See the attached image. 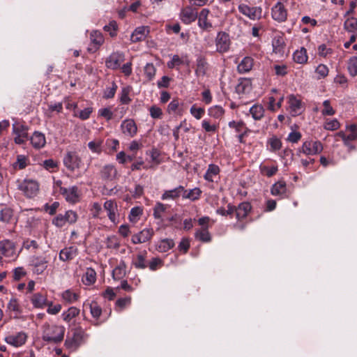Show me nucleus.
Wrapping results in <instances>:
<instances>
[{
	"label": "nucleus",
	"instance_id": "412c9836",
	"mask_svg": "<svg viewBox=\"0 0 357 357\" xmlns=\"http://www.w3.org/2000/svg\"><path fill=\"white\" fill-rule=\"evenodd\" d=\"M117 174V171L113 165H106L100 170V175L102 180L112 181Z\"/></svg>",
	"mask_w": 357,
	"mask_h": 357
},
{
	"label": "nucleus",
	"instance_id": "9d476101",
	"mask_svg": "<svg viewBox=\"0 0 357 357\" xmlns=\"http://www.w3.org/2000/svg\"><path fill=\"white\" fill-rule=\"evenodd\" d=\"M81 163L82 159L76 152L69 151L63 158V164L65 167L71 172L79 168Z\"/></svg>",
	"mask_w": 357,
	"mask_h": 357
},
{
	"label": "nucleus",
	"instance_id": "4468645a",
	"mask_svg": "<svg viewBox=\"0 0 357 357\" xmlns=\"http://www.w3.org/2000/svg\"><path fill=\"white\" fill-rule=\"evenodd\" d=\"M198 17L196 8L192 6H188L183 8L180 13V19L185 24H190L195 22Z\"/></svg>",
	"mask_w": 357,
	"mask_h": 357
},
{
	"label": "nucleus",
	"instance_id": "a19ab883",
	"mask_svg": "<svg viewBox=\"0 0 357 357\" xmlns=\"http://www.w3.org/2000/svg\"><path fill=\"white\" fill-rule=\"evenodd\" d=\"M273 51L275 53H280L284 46V40L281 35H278L274 37L272 41Z\"/></svg>",
	"mask_w": 357,
	"mask_h": 357
},
{
	"label": "nucleus",
	"instance_id": "20e7f679",
	"mask_svg": "<svg viewBox=\"0 0 357 357\" xmlns=\"http://www.w3.org/2000/svg\"><path fill=\"white\" fill-rule=\"evenodd\" d=\"M17 188L22 191L25 196L31 198L36 196L38 194L39 190V184L35 180L24 179L22 181L19 182Z\"/></svg>",
	"mask_w": 357,
	"mask_h": 357
},
{
	"label": "nucleus",
	"instance_id": "a18cd8bd",
	"mask_svg": "<svg viewBox=\"0 0 357 357\" xmlns=\"http://www.w3.org/2000/svg\"><path fill=\"white\" fill-rule=\"evenodd\" d=\"M84 306H89L92 317L96 319L100 317L102 309L96 302L92 301L90 303L84 304Z\"/></svg>",
	"mask_w": 357,
	"mask_h": 357
},
{
	"label": "nucleus",
	"instance_id": "0eeeda50",
	"mask_svg": "<svg viewBox=\"0 0 357 357\" xmlns=\"http://www.w3.org/2000/svg\"><path fill=\"white\" fill-rule=\"evenodd\" d=\"M238 9L241 13L245 15L252 20H259L262 15V8L261 7H250L246 4L241 3Z\"/></svg>",
	"mask_w": 357,
	"mask_h": 357
},
{
	"label": "nucleus",
	"instance_id": "bf43d9fd",
	"mask_svg": "<svg viewBox=\"0 0 357 357\" xmlns=\"http://www.w3.org/2000/svg\"><path fill=\"white\" fill-rule=\"evenodd\" d=\"M347 130L349 132V134L347 135L349 142L357 140V124L347 126Z\"/></svg>",
	"mask_w": 357,
	"mask_h": 357
},
{
	"label": "nucleus",
	"instance_id": "c03bdc74",
	"mask_svg": "<svg viewBox=\"0 0 357 357\" xmlns=\"http://www.w3.org/2000/svg\"><path fill=\"white\" fill-rule=\"evenodd\" d=\"M225 114V109L219 105L211 107L208 109V114L214 119H220Z\"/></svg>",
	"mask_w": 357,
	"mask_h": 357
},
{
	"label": "nucleus",
	"instance_id": "f704fd0d",
	"mask_svg": "<svg viewBox=\"0 0 357 357\" xmlns=\"http://www.w3.org/2000/svg\"><path fill=\"white\" fill-rule=\"evenodd\" d=\"M80 312L79 309L76 307H70L61 314L62 319L66 322H70L76 317Z\"/></svg>",
	"mask_w": 357,
	"mask_h": 357
},
{
	"label": "nucleus",
	"instance_id": "bb28decb",
	"mask_svg": "<svg viewBox=\"0 0 357 357\" xmlns=\"http://www.w3.org/2000/svg\"><path fill=\"white\" fill-rule=\"evenodd\" d=\"M183 186L179 185L174 189L165 190L162 195V200L176 199L180 196L183 197Z\"/></svg>",
	"mask_w": 357,
	"mask_h": 357
},
{
	"label": "nucleus",
	"instance_id": "e2e57ef3",
	"mask_svg": "<svg viewBox=\"0 0 357 357\" xmlns=\"http://www.w3.org/2000/svg\"><path fill=\"white\" fill-rule=\"evenodd\" d=\"M250 89V83L248 80L241 81L236 88L238 93H245Z\"/></svg>",
	"mask_w": 357,
	"mask_h": 357
},
{
	"label": "nucleus",
	"instance_id": "1a4fd4ad",
	"mask_svg": "<svg viewBox=\"0 0 357 357\" xmlns=\"http://www.w3.org/2000/svg\"><path fill=\"white\" fill-rule=\"evenodd\" d=\"M231 40L228 33L225 31L218 33L215 38L216 50L219 53L227 52L230 47Z\"/></svg>",
	"mask_w": 357,
	"mask_h": 357
},
{
	"label": "nucleus",
	"instance_id": "58836bf2",
	"mask_svg": "<svg viewBox=\"0 0 357 357\" xmlns=\"http://www.w3.org/2000/svg\"><path fill=\"white\" fill-rule=\"evenodd\" d=\"M146 252L144 251L143 253H139L132 264L136 268L144 269L147 267L146 262Z\"/></svg>",
	"mask_w": 357,
	"mask_h": 357
},
{
	"label": "nucleus",
	"instance_id": "6e6d98bb",
	"mask_svg": "<svg viewBox=\"0 0 357 357\" xmlns=\"http://www.w3.org/2000/svg\"><path fill=\"white\" fill-rule=\"evenodd\" d=\"M278 170V166L268 167L266 165H261L260 171L262 174L268 177H271L275 175Z\"/></svg>",
	"mask_w": 357,
	"mask_h": 357
},
{
	"label": "nucleus",
	"instance_id": "2eb2a0df",
	"mask_svg": "<svg viewBox=\"0 0 357 357\" xmlns=\"http://www.w3.org/2000/svg\"><path fill=\"white\" fill-rule=\"evenodd\" d=\"M272 17L279 22L286 21L287 18V10L281 2H278L271 10Z\"/></svg>",
	"mask_w": 357,
	"mask_h": 357
},
{
	"label": "nucleus",
	"instance_id": "dca6fc26",
	"mask_svg": "<svg viewBox=\"0 0 357 357\" xmlns=\"http://www.w3.org/2000/svg\"><path fill=\"white\" fill-rule=\"evenodd\" d=\"M13 133L15 135L14 141L17 144H22L25 140L28 138V132L26 127L20 125H13Z\"/></svg>",
	"mask_w": 357,
	"mask_h": 357
},
{
	"label": "nucleus",
	"instance_id": "603ef678",
	"mask_svg": "<svg viewBox=\"0 0 357 357\" xmlns=\"http://www.w3.org/2000/svg\"><path fill=\"white\" fill-rule=\"evenodd\" d=\"M90 39L93 44L100 46L104 41L103 36L100 31H93L90 35Z\"/></svg>",
	"mask_w": 357,
	"mask_h": 357
},
{
	"label": "nucleus",
	"instance_id": "39448f33",
	"mask_svg": "<svg viewBox=\"0 0 357 357\" xmlns=\"http://www.w3.org/2000/svg\"><path fill=\"white\" fill-rule=\"evenodd\" d=\"M323 151V145L319 141L307 140L298 150V153H303L307 155H314L320 153Z\"/></svg>",
	"mask_w": 357,
	"mask_h": 357
},
{
	"label": "nucleus",
	"instance_id": "f03ea898",
	"mask_svg": "<svg viewBox=\"0 0 357 357\" xmlns=\"http://www.w3.org/2000/svg\"><path fill=\"white\" fill-rule=\"evenodd\" d=\"M88 337V335L81 327L72 329V335L68 334L64 342L65 347L70 351H75L83 344Z\"/></svg>",
	"mask_w": 357,
	"mask_h": 357
},
{
	"label": "nucleus",
	"instance_id": "6e6552de",
	"mask_svg": "<svg viewBox=\"0 0 357 357\" xmlns=\"http://www.w3.org/2000/svg\"><path fill=\"white\" fill-rule=\"evenodd\" d=\"M48 259L45 256H32L30 259V265L33 267V273L42 274L47 268Z\"/></svg>",
	"mask_w": 357,
	"mask_h": 357
},
{
	"label": "nucleus",
	"instance_id": "4c0bfd02",
	"mask_svg": "<svg viewBox=\"0 0 357 357\" xmlns=\"http://www.w3.org/2000/svg\"><path fill=\"white\" fill-rule=\"evenodd\" d=\"M220 172V168L218 165L211 164L204 175V178L208 181L213 182L214 176H216Z\"/></svg>",
	"mask_w": 357,
	"mask_h": 357
},
{
	"label": "nucleus",
	"instance_id": "0e129e2a",
	"mask_svg": "<svg viewBox=\"0 0 357 357\" xmlns=\"http://www.w3.org/2000/svg\"><path fill=\"white\" fill-rule=\"evenodd\" d=\"M190 112L196 119H200L205 114V109L202 107H197L195 105H193L190 107Z\"/></svg>",
	"mask_w": 357,
	"mask_h": 357
},
{
	"label": "nucleus",
	"instance_id": "ddd939ff",
	"mask_svg": "<svg viewBox=\"0 0 357 357\" xmlns=\"http://www.w3.org/2000/svg\"><path fill=\"white\" fill-rule=\"evenodd\" d=\"M287 101L290 113L293 116H298L303 112L304 109L303 102L297 96L291 94L287 97Z\"/></svg>",
	"mask_w": 357,
	"mask_h": 357
},
{
	"label": "nucleus",
	"instance_id": "72a5a7b5",
	"mask_svg": "<svg viewBox=\"0 0 357 357\" xmlns=\"http://www.w3.org/2000/svg\"><path fill=\"white\" fill-rule=\"evenodd\" d=\"M82 282L86 285H91L96 280V273L94 269L88 268L82 276Z\"/></svg>",
	"mask_w": 357,
	"mask_h": 357
},
{
	"label": "nucleus",
	"instance_id": "13d9d810",
	"mask_svg": "<svg viewBox=\"0 0 357 357\" xmlns=\"http://www.w3.org/2000/svg\"><path fill=\"white\" fill-rule=\"evenodd\" d=\"M143 210L141 207L136 206L131 208L129 214V220L132 222H135L142 214Z\"/></svg>",
	"mask_w": 357,
	"mask_h": 357
},
{
	"label": "nucleus",
	"instance_id": "4be33fe9",
	"mask_svg": "<svg viewBox=\"0 0 357 357\" xmlns=\"http://www.w3.org/2000/svg\"><path fill=\"white\" fill-rule=\"evenodd\" d=\"M7 310L14 319H18L22 313V307L17 298L13 297L7 305Z\"/></svg>",
	"mask_w": 357,
	"mask_h": 357
},
{
	"label": "nucleus",
	"instance_id": "864d4df0",
	"mask_svg": "<svg viewBox=\"0 0 357 357\" xmlns=\"http://www.w3.org/2000/svg\"><path fill=\"white\" fill-rule=\"evenodd\" d=\"M126 273V264L123 261L120 262L119 265L116 266L112 272L114 279L121 278Z\"/></svg>",
	"mask_w": 357,
	"mask_h": 357
},
{
	"label": "nucleus",
	"instance_id": "2f4dec72",
	"mask_svg": "<svg viewBox=\"0 0 357 357\" xmlns=\"http://www.w3.org/2000/svg\"><path fill=\"white\" fill-rule=\"evenodd\" d=\"M202 194V190L199 188H195L190 190H187L183 187V198L188 199L190 201H196L199 199Z\"/></svg>",
	"mask_w": 357,
	"mask_h": 357
},
{
	"label": "nucleus",
	"instance_id": "79ce46f5",
	"mask_svg": "<svg viewBox=\"0 0 357 357\" xmlns=\"http://www.w3.org/2000/svg\"><path fill=\"white\" fill-rule=\"evenodd\" d=\"M250 112L255 120H261L264 115V109L260 105H255L250 109Z\"/></svg>",
	"mask_w": 357,
	"mask_h": 357
},
{
	"label": "nucleus",
	"instance_id": "a878e982",
	"mask_svg": "<svg viewBox=\"0 0 357 357\" xmlns=\"http://www.w3.org/2000/svg\"><path fill=\"white\" fill-rule=\"evenodd\" d=\"M168 206L161 202H157L153 208V217L156 220H159L160 222L165 221V214L167 211Z\"/></svg>",
	"mask_w": 357,
	"mask_h": 357
},
{
	"label": "nucleus",
	"instance_id": "4d7b16f0",
	"mask_svg": "<svg viewBox=\"0 0 357 357\" xmlns=\"http://www.w3.org/2000/svg\"><path fill=\"white\" fill-rule=\"evenodd\" d=\"M348 70L352 77L357 75V56H352L348 61Z\"/></svg>",
	"mask_w": 357,
	"mask_h": 357
},
{
	"label": "nucleus",
	"instance_id": "774afa93",
	"mask_svg": "<svg viewBox=\"0 0 357 357\" xmlns=\"http://www.w3.org/2000/svg\"><path fill=\"white\" fill-rule=\"evenodd\" d=\"M179 101L178 99H173L168 105L167 112L169 114H174L179 109Z\"/></svg>",
	"mask_w": 357,
	"mask_h": 357
},
{
	"label": "nucleus",
	"instance_id": "f257e3e1",
	"mask_svg": "<svg viewBox=\"0 0 357 357\" xmlns=\"http://www.w3.org/2000/svg\"><path fill=\"white\" fill-rule=\"evenodd\" d=\"M65 331L62 326L45 323L42 326V339L48 343H59L63 340Z\"/></svg>",
	"mask_w": 357,
	"mask_h": 357
},
{
	"label": "nucleus",
	"instance_id": "680f3d73",
	"mask_svg": "<svg viewBox=\"0 0 357 357\" xmlns=\"http://www.w3.org/2000/svg\"><path fill=\"white\" fill-rule=\"evenodd\" d=\"M156 69L153 63H147L144 67V74L149 80H151L155 75Z\"/></svg>",
	"mask_w": 357,
	"mask_h": 357
},
{
	"label": "nucleus",
	"instance_id": "c9c22d12",
	"mask_svg": "<svg viewBox=\"0 0 357 357\" xmlns=\"http://www.w3.org/2000/svg\"><path fill=\"white\" fill-rule=\"evenodd\" d=\"M207 62L206 59L202 56L199 57L197 59V67L195 70V73L197 76H204L205 75L207 70Z\"/></svg>",
	"mask_w": 357,
	"mask_h": 357
},
{
	"label": "nucleus",
	"instance_id": "f3484780",
	"mask_svg": "<svg viewBox=\"0 0 357 357\" xmlns=\"http://www.w3.org/2000/svg\"><path fill=\"white\" fill-rule=\"evenodd\" d=\"M124 61V54L116 52H113L105 61V65L108 68L118 69L121 63Z\"/></svg>",
	"mask_w": 357,
	"mask_h": 357
},
{
	"label": "nucleus",
	"instance_id": "cd10ccee",
	"mask_svg": "<svg viewBox=\"0 0 357 357\" xmlns=\"http://www.w3.org/2000/svg\"><path fill=\"white\" fill-rule=\"evenodd\" d=\"M251 210V206L248 202L241 203L237 208L234 207L236 217L238 220L244 219Z\"/></svg>",
	"mask_w": 357,
	"mask_h": 357
},
{
	"label": "nucleus",
	"instance_id": "8fccbe9b",
	"mask_svg": "<svg viewBox=\"0 0 357 357\" xmlns=\"http://www.w3.org/2000/svg\"><path fill=\"white\" fill-rule=\"evenodd\" d=\"M13 211L10 208H3L0 211V221L4 223H8L12 219Z\"/></svg>",
	"mask_w": 357,
	"mask_h": 357
},
{
	"label": "nucleus",
	"instance_id": "052dcab7",
	"mask_svg": "<svg viewBox=\"0 0 357 357\" xmlns=\"http://www.w3.org/2000/svg\"><path fill=\"white\" fill-rule=\"evenodd\" d=\"M328 71V68L326 65L319 64L315 70V73L317 75V79H323L327 77Z\"/></svg>",
	"mask_w": 357,
	"mask_h": 357
},
{
	"label": "nucleus",
	"instance_id": "09e8293b",
	"mask_svg": "<svg viewBox=\"0 0 357 357\" xmlns=\"http://www.w3.org/2000/svg\"><path fill=\"white\" fill-rule=\"evenodd\" d=\"M344 27L349 33H357V19L353 17L348 18L344 22Z\"/></svg>",
	"mask_w": 357,
	"mask_h": 357
},
{
	"label": "nucleus",
	"instance_id": "aec40b11",
	"mask_svg": "<svg viewBox=\"0 0 357 357\" xmlns=\"http://www.w3.org/2000/svg\"><path fill=\"white\" fill-rule=\"evenodd\" d=\"M121 129L124 135L130 137L135 136L137 131V126L132 119H126L121 125Z\"/></svg>",
	"mask_w": 357,
	"mask_h": 357
},
{
	"label": "nucleus",
	"instance_id": "b1692460",
	"mask_svg": "<svg viewBox=\"0 0 357 357\" xmlns=\"http://www.w3.org/2000/svg\"><path fill=\"white\" fill-rule=\"evenodd\" d=\"M78 253V250L75 246H70L62 249L59 252V259L63 261L72 260Z\"/></svg>",
	"mask_w": 357,
	"mask_h": 357
},
{
	"label": "nucleus",
	"instance_id": "9b49d317",
	"mask_svg": "<svg viewBox=\"0 0 357 357\" xmlns=\"http://www.w3.org/2000/svg\"><path fill=\"white\" fill-rule=\"evenodd\" d=\"M60 194L63 196L66 202L70 204H75L79 201L80 191L74 185L70 188H61Z\"/></svg>",
	"mask_w": 357,
	"mask_h": 357
},
{
	"label": "nucleus",
	"instance_id": "7c9ffc66",
	"mask_svg": "<svg viewBox=\"0 0 357 357\" xmlns=\"http://www.w3.org/2000/svg\"><path fill=\"white\" fill-rule=\"evenodd\" d=\"M287 192L286 183L284 181H278L273 185L271 192L273 196L282 197Z\"/></svg>",
	"mask_w": 357,
	"mask_h": 357
},
{
	"label": "nucleus",
	"instance_id": "e433bc0d",
	"mask_svg": "<svg viewBox=\"0 0 357 357\" xmlns=\"http://www.w3.org/2000/svg\"><path fill=\"white\" fill-rule=\"evenodd\" d=\"M293 58L294 61L298 63H305L308 58L306 50L304 47H301L300 50H296L294 53Z\"/></svg>",
	"mask_w": 357,
	"mask_h": 357
},
{
	"label": "nucleus",
	"instance_id": "7ed1b4c3",
	"mask_svg": "<svg viewBox=\"0 0 357 357\" xmlns=\"http://www.w3.org/2000/svg\"><path fill=\"white\" fill-rule=\"evenodd\" d=\"M78 215L77 213L72 210L66 211L65 214L59 213L52 220V224L56 227L61 228L66 224H74L77 222Z\"/></svg>",
	"mask_w": 357,
	"mask_h": 357
},
{
	"label": "nucleus",
	"instance_id": "393cba45",
	"mask_svg": "<svg viewBox=\"0 0 357 357\" xmlns=\"http://www.w3.org/2000/svg\"><path fill=\"white\" fill-rule=\"evenodd\" d=\"M32 146L37 149L43 148L46 144L45 136L43 133L35 131L30 138Z\"/></svg>",
	"mask_w": 357,
	"mask_h": 357
},
{
	"label": "nucleus",
	"instance_id": "6ab92c4d",
	"mask_svg": "<svg viewBox=\"0 0 357 357\" xmlns=\"http://www.w3.org/2000/svg\"><path fill=\"white\" fill-rule=\"evenodd\" d=\"M154 234V231L151 228H146L135 234L132 237V242L134 244L145 243L149 241Z\"/></svg>",
	"mask_w": 357,
	"mask_h": 357
},
{
	"label": "nucleus",
	"instance_id": "3c124183",
	"mask_svg": "<svg viewBox=\"0 0 357 357\" xmlns=\"http://www.w3.org/2000/svg\"><path fill=\"white\" fill-rule=\"evenodd\" d=\"M195 238L202 242H210L211 240L210 233L206 228H202V229L197 230L195 233Z\"/></svg>",
	"mask_w": 357,
	"mask_h": 357
},
{
	"label": "nucleus",
	"instance_id": "338daca9",
	"mask_svg": "<svg viewBox=\"0 0 357 357\" xmlns=\"http://www.w3.org/2000/svg\"><path fill=\"white\" fill-rule=\"evenodd\" d=\"M104 30L105 31H108L109 32V35L112 36V37H114L116 35V30H117V24L116 22V21L114 20H112L111 21L109 24L107 25H105L104 27H103Z\"/></svg>",
	"mask_w": 357,
	"mask_h": 357
},
{
	"label": "nucleus",
	"instance_id": "de8ad7c7",
	"mask_svg": "<svg viewBox=\"0 0 357 357\" xmlns=\"http://www.w3.org/2000/svg\"><path fill=\"white\" fill-rule=\"evenodd\" d=\"M102 139H96L93 141L89 142L88 144V146L93 153L100 154L102 152Z\"/></svg>",
	"mask_w": 357,
	"mask_h": 357
},
{
	"label": "nucleus",
	"instance_id": "37998d69",
	"mask_svg": "<svg viewBox=\"0 0 357 357\" xmlns=\"http://www.w3.org/2000/svg\"><path fill=\"white\" fill-rule=\"evenodd\" d=\"M61 297L66 303H73L78 300L79 295L70 289H67L62 293Z\"/></svg>",
	"mask_w": 357,
	"mask_h": 357
},
{
	"label": "nucleus",
	"instance_id": "a211bd4d",
	"mask_svg": "<svg viewBox=\"0 0 357 357\" xmlns=\"http://www.w3.org/2000/svg\"><path fill=\"white\" fill-rule=\"evenodd\" d=\"M210 10L208 8H203L198 15V26L206 31H210L213 28L212 23L208 20Z\"/></svg>",
	"mask_w": 357,
	"mask_h": 357
},
{
	"label": "nucleus",
	"instance_id": "c756f323",
	"mask_svg": "<svg viewBox=\"0 0 357 357\" xmlns=\"http://www.w3.org/2000/svg\"><path fill=\"white\" fill-rule=\"evenodd\" d=\"M253 66V59L251 57L246 56L242 59L238 65L237 69L239 73H245L249 72Z\"/></svg>",
	"mask_w": 357,
	"mask_h": 357
},
{
	"label": "nucleus",
	"instance_id": "5fc2aeb1",
	"mask_svg": "<svg viewBox=\"0 0 357 357\" xmlns=\"http://www.w3.org/2000/svg\"><path fill=\"white\" fill-rule=\"evenodd\" d=\"M218 124H212L210 121L207 119H204L202 121V127L207 132H215L218 130Z\"/></svg>",
	"mask_w": 357,
	"mask_h": 357
},
{
	"label": "nucleus",
	"instance_id": "473e14b6",
	"mask_svg": "<svg viewBox=\"0 0 357 357\" xmlns=\"http://www.w3.org/2000/svg\"><path fill=\"white\" fill-rule=\"evenodd\" d=\"M31 303L34 307L43 308L47 305V298L41 294H34L31 298Z\"/></svg>",
	"mask_w": 357,
	"mask_h": 357
},
{
	"label": "nucleus",
	"instance_id": "f8f14e48",
	"mask_svg": "<svg viewBox=\"0 0 357 357\" xmlns=\"http://www.w3.org/2000/svg\"><path fill=\"white\" fill-rule=\"evenodd\" d=\"M27 337L28 335L25 332L20 331L6 336L5 342L15 347H19L25 344Z\"/></svg>",
	"mask_w": 357,
	"mask_h": 357
},
{
	"label": "nucleus",
	"instance_id": "ea45409f",
	"mask_svg": "<svg viewBox=\"0 0 357 357\" xmlns=\"http://www.w3.org/2000/svg\"><path fill=\"white\" fill-rule=\"evenodd\" d=\"M174 246V242L172 239L165 238L161 240L158 246V250L161 252H166Z\"/></svg>",
	"mask_w": 357,
	"mask_h": 357
},
{
	"label": "nucleus",
	"instance_id": "49530a36",
	"mask_svg": "<svg viewBox=\"0 0 357 357\" xmlns=\"http://www.w3.org/2000/svg\"><path fill=\"white\" fill-rule=\"evenodd\" d=\"M29 164V158L24 155H18L16 162L13 164L15 169H23Z\"/></svg>",
	"mask_w": 357,
	"mask_h": 357
},
{
	"label": "nucleus",
	"instance_id": "5701e85b",
	"mask_svg": "<svg viewBox=\"0 0 357 357\" xmlns=\"http://www.w3.org/2000/svg\"><path fill=\"white\" fill-rule=\"evenodd\" d=\"M0 254L6 257H13L15 255L13 243L10 241L0 242Z\"/></svg>",
	"mask_w": 357,
	"mask_h": 357
},
{
	"label": "nucleus",
	"instance_id": "423d86ee",
	"mask_svg": "<svg viewBox=\"0 0 357 357\" xmlns=\"http://www.w3.org/2000/svg\"><path fill=\"white\" fill-rule=\"evenodd\" d=\"M103 208L109 220L113 224L117 225L119 222L120 214L116 202L114 199L107 200L104 203Z\"/></svg>",
	"mask_w": 357,
	"mask_h": 357
},
{
	"label": "nucleus",
	"instance_id": "c85d7f7f",
	"mask_svg": "<svg viewBox=\"0 0 357 357\" xmlns=\"http://www.w3.org/2000/svg\"><path fill=\"white\" fill-rule=\"evenodd\" d=\"M148 33L149 31L146 27H137L132 33L130 40L132 43H137L139 41L144 40L146 38V36Z\"/></svg>",
	"mask_w": 357,
	"mask_h": 357
},
{
	"label": "nucleus",
	"instance_id": "69168bd1",
	"mask_svg": "<svg viewBox=\"0 0 357 357\" xmlns=\"http://www.w3.org/2000/svg\"><path fill=\"white\" fill-rule=\"evenodd\" d=\"M162 265L163 261L161 259L158 257H154L149 261V265H147V266H149L150 270L154 271L161 268Z\"/></svg>",
	"mask_w": 357,
	"mask_h": 357
}]
</instances>
